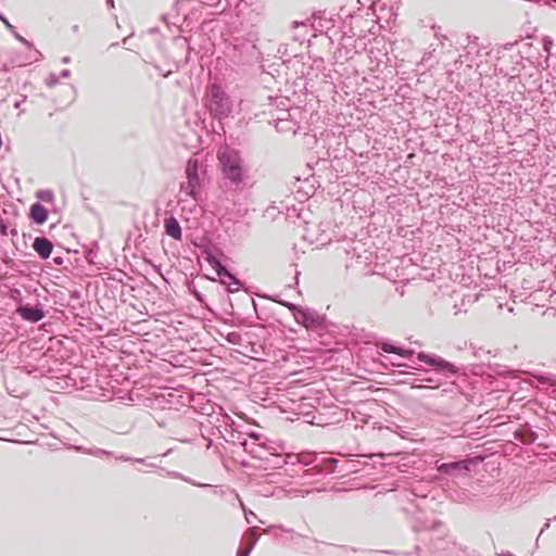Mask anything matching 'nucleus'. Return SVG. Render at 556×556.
Returning a JSON list of instances; mask_svg holds the SVG:
<instances>
[{
	"label": "nucleus",
	"instance_id": "obj_35",
	"mask_svg": "<svg viewBox=\"0 0 556 556\" xmlns=\"http://www.w3.org/2000/svg\"><path fill=\"white\" fill-rule=\"evenodd\" d=\"M292 26H293L294 28H298V27H300V26H302V27H306V24H305L304 22L294 21V22L292 23Z\"/></svg>",
	"mask_w": 556,
	"mask_h": 556
},
{
	"label": "nucleus",
	"instance_id": "obj_27",
	"mask_svg": "<svg viewBox=\"0 0 556 556\" xmlns=\"http://www.w3.org/2000/svg\"><path fill=\"white\" fill-rule=\"evenodd\" d=\"M116 459L123 460V462H135V463H141L144 464L143 458H131L125 455L116 456Z\"/></svg>",
	"mask_w": 556,
	"mask_h": 556
},
{
	"label": "nucleus",
	"instance_id": "obj_30",
	"mask_svg": "<svg viewBox=\"0 0 556 556\" xmlns=\"http://www.w3.org/2000/svg\"><path fill=\"white\" fill-rule=\"evenodd\" d=\"M251 551H252V548L249 547V546H245L243 548H239L238 552H237V556H249Z\"/></svg>",
	"mask_w": 556,
	"mask_h": 556
},
{
	"label": "nucleus",
	"instance_id": "obj_25",
	"mask_svg": "<svg viewBox=\"0 0 556 556\" xmlns=\"http://www.w3.org/2000/svg\"><path fill=\"white\" fill-rule=\"evenodd\" d=\"M11 226H12L11 223L5 222L3 218L0 217V235L7 236L8 235V229Z\"/></svg>",
	"mask_w": 556,
	"mask_h": 556
},
{
	"label": "nucleus",
	"instance_id": "obj_1",
	"mask_svg": "<svg viewBox=\"0 0 556 556\" xmlns=\"http://www.w3.org/2000/svg\"><path fill=\"white\" fill-rule=\"evenodd\" d=\"M204 104L210 115L216 119L228 117L232 110V103L226 91L217 84L206 87Z\"/></svg>",
	"mask_w": 556,
	"mask_h": 556
},
{
	"label": "nucleus",
	"instance_id": "obj_10",
	"mask_svg": "<svg viewBox=\"0 0 556 556\" xmlns=\"http://www.w3.org/2000/svg\"><path fill=\"white\" fill-rule=\"evenodd\" d=\"M210 264L215 268L216 274L222 278V282L227 285L229 292H236L239 290L241 282L238 278L232 275L224 265L220 264L216 258L210 257Z\"/></svg>",
	"mask_w": 556,
	"mask_h": 556
},
{
	"label": "nucleus",
	"instance_id": "obj_15",
	"mask_svg": "<svg viewBox=\"0 0 556 556\" xmlns=\"http://www.w3.org/2000/svg\"><path fill=\"white\" fill-rule=\"evenodd\" d=\"M29 217L37 225H42L48 219V210L39 202L34 203L29 210Z\"/></svg>",
	"mask_w": 556,
	"mask_h": 556
},
{
	"label": "nucleus",
	"instance_id": "obj_23",
	"mask_svg": "<svg viewBox=\"0 0 556 556\" xmlns=\"http://www.w3.org/2000/svg\"><path fill=\"white\" fill-rule=\"evenodd\" d=\"M226 339L229 343L239 344L241 341V334L239 332H229Z\"/></svg>",
	"mask_w": 556,
	"mask_h": 556
},
{
	"label": "nucleus",
	"instance_id": "obj_24",
	"mask_svg": "<svg viewBox=\"0 0 556 556\" xmlns=\"http://www.w3.org/2000/svg\"><path fill=\"white\" fill-rule=\"evenodd\" d=\"M387 362H389L392 367L405 366V367H408V368L416 369V367L414 365H406V364H402V363H395V362H392L389 357H384V361H381V364L386 365Z\"/></svg>",
	"mask_w": 556,
	"mask_h": 556
},
{
	"label": "nucleus",
	"instance_id": "obj_3",
	"mask_svg": "<svg viewBox=\"0 0 556 556\" xmlns=\"http://www.w3.org/2000/svg\"><path fill=\"white\" fill-rule=\"evenodd\" d=\"M256 34L250 33L248 37L236 36L229 39L226 54L233 63H244L256 52Z\"/></svg>",
	"mask_w": 556,
	"mask_h": 556
},
{
	"label": "nucleus",
	"instance_id": "obj_48",
	"mask_svg": "<svg viewBox=\"0 0 556 556\" xmlns=\"http://www.w3.org/2000/svg\"><path fill=\"white\" fill-rule=\"evenodd\" d=\"M4 70H7V66L4 64L0 63V71H4Z\"/></svg>",
	"mask_w": 556,
	"mask_h": 556
},
{
	"label": "nucleus",
	"instance_id": "obj_41",
	"mask_svg": "<svg viewBox=\"0 0 556 556\" xmlns=\"http://www.w3.org/2000/svg\"><path fill=\"white\" fill-rule=\"evenodd\" d=\"M25 100H26V96H24L21 101L15 102L14 108L18 109L21 106V103L24 102Z\"/></svg>",
	"mask_w": 556,
	"mask_h": 556
},
{
	"label": "nucleus",
	"instance_id": "obj_18",
	"mask_svg": "<svg viewBox=\"0 0 556 556\" xmlns=\"http://www.w3.org/2000/svg\"><path fill=\"white\" fill-rule=\"evenodd\" d=\"M74 448L78 452H83V453H86V454H89V455H92V456H96V457H102V456H112L113 453L110 452V451H105V450H102V448H98V447H92V448H85L84 446H74Z\"/></svg>",
	"mask_w": 556,
	"mask_h": 556
},
{
	"label": "nucleus",
	"instance_id": "obj_11",
	"mask_svg": "<svg viewBox=\"0 0 556 556\" xmlns=\"http://www.w3.org/2000/svg\"><path fill=\"white\" fill-rule=\"evenodd\" d=\"M371 10L374 15L377 18L378 23L384 22L388 26L395 22L397 13L394 10L393 5L387 8V2L384 0H377L372 3Z\"/></svg>",
	"mask_w": 556,
	"mask_h": 556
},
{
	"label": "nucleus",
	"instance_id": "obj_37",
	"mask_svg": "<svg viewBox=\"0 0 556 556\" xmlns=\"http://www.w3.org/2000/svg\"><path fill=\"white\" fill-rule=\"evenodd\" d=\"M70 75H71V71H70V70H63V71L61 72V74H60V76H61L62 78H67V77H70Z\"/></svg>",
	"mask_w": 556,
	"mask_h": 556
},
{
	"label": "nucleus",
	"instance_id": "obj_22",
	"mask_svg": "<svg viewBox=\"0 0 556 556\" xmlns=\"http://www.w3.org/2000/svg\"><path fill=\"white\" fill-rule=\"evenodd\" d=\"M37 197L43 201V202H52L53 201V193L50 190H40L37 193Z\"/></svg>",
	"mask_w": 556,
	"mask_h": 556
},
{
	"label": "nucleus",
	"instance_id": "obj_49",
	"mask_svg": "<svg viewBox=\"0 0 556 556\" xmlns=\"http://www.w3.org/2000/svg\"><path fill=\"white\" fill-rule=\"evenodd\" d=\"M149 468H156L157 466L155 464H148L147 465Z\"/></svg>",
	"mask_w": 556,
	"mask_h": 556
},
{
	"label": "nucleus",
	"instance_id": "obj_36",
	"mask_svg": "<svg viewBox=\"0 0 556 556\" xmlns=\"http://www.w3.org/2000/svg\"><path fill=\"white\" fill-rule=\"evenodd\" d=\"M421 381H425L427 383H438V380L434 379L433 377H427V378L422 379Z\"/></svg>",
	"mask_w": 556,
	"mask_h": 556
},
{
	"label": "nucleus",
	"instance_id": "obj_45",
	"mask_svg": "<svg viewBox=\"0 0 556 556\" xmlns=\"http://www.w3.org/2000/svg\"><path fill=\"white\" fill-rule=\"evenodd\" d=\"M500 556H515L510 552L501 553Z\"/></svg>",
	"mask_w": 556,
	"mask_h": 556
},
{
	"label": "nucleus",
	"instance_id": "obj_31",
	"mask_svg": "<svg viewBox=\"0 0 556 556\" xmlns=\"http://www.w3.org/2000/svg\"><path fill=\"white\" fill-rule=\"evenodd\" d=\"M261 439H262V437L260 434L252 432L249 434V439H245V440L253 441V442H262Z\"/></svg>",
	"mask_w": 556,
	"mask_h": 556
},
{
	"label": "nucleus",
	"instance_id": "obj_4",
	"mask_svg": "<svg viewBox=\"0 0 556 556\" xmlns=\"http://www.w3.org/2000/svg\"><path fill=\"white\" fill-rule=\"evenodd\" d=\"M224 178L228 179L233 186H240L245 177L242 166V160L235 150L225 149L218 155Z\"/></svg>",
	"mask_w": 556,
	"mask_h": 556
},
{
	"label": "nucleus",
	"instance_id": "obj_26",
	"mask_svg": "<svg viewBox=\"0 0 556 556\" xmlns=\"http://www.w3.org/2000/svg\"><path fill=\"white\" fill-rule=\"evenodd\" d=\"M59 83V78L55 74L51 73L47 79H46V84L48 87H54L56 84Z\"/></svg>",
	"mask_w": 556,
	"mask_h": 556
},
{
	"label": "nucleus",
	"instance_id": "obj_42",
	"mask_svg": "<svg viewBox=\"0 0 556 556\" xmlns=\"http://www.w3.org/2000/svg\"><path fill=\"white\" fill-rule=\"evenodd\" d=\"M549 519L544 523L543 528L541 529V533H543L546 529L549 528Z\"/></svg>",
	"mask_w": 556,
	"mask_h": 556
},
{
	"label": "nucleus",
	"instance_id": "obj_5",
	"mask_svg": "<svg viewBox=\"0 0 556 556\" xmlns=\"http://www.w3.org/2000/svg\"><path fill=\"white\" fill-rule=\"evenodd\" d=\"M473 464V459L470 458L451 463H444L438 459L434 463L438 472L452 481L467 477Z\"/></svg>",
	"mask_w": 556,
	"mask_h": 556
},
{
	"label": "nucleus",
	"instance_id": "obj_32",
	"mask_svg": "<svg viewBox=\"0 0 556 556\" xmlns=\"http://www.w3.org/2000/svg\"><path fill=\"white\" fill-rule=\"evenodd\" d=\"M0 20L4 23V25L10 29V31H14L15 27L9 23V21L0 14Z\"/></svg>",
	"mask_w": 556,
	"mask_h": 556
},
{
	"label": "nucleus",
	"instance_id": "obj_38",
	"mask_svg": "<svg viewBox=\"0 0 556 556\" xmlns=\"http://www.w3.org/2000/svg\"><path fill=\"white\" fill-rule=\"evenodd\" d=\"M248 514H250L253 517H255V515L253 514V511H251V510L248 511V510L244 509V516H245L247 522L251 523L250 518H248Z\"/></svg>",
	"mask_w": 556,
	"mask_h": 556
},
{
	"label": "nucleus",
	"instance_id": "obj_17",
	"mask_svg": "<svg viewBox=\"0 0 556 556\" xmlns=\"http://www.w3.org/2000/svg\"><path fill=\"white\" fill-rule=\"evenodd\" d=\"M222 419L220 418H217V421L219 422L218 426H216V429L218 430L219 434L226 440L228 441V439H226V437L224 435L223 431H222V428H224L226 431L228 428H231L233 425H235V421L232 420V418L227 415V414H222Z\"/></svg>",
	"mask_w": 556,
	"mask_h": 556
},
{
	"label": "nucleus",
	"instance_id": "obj_52",
	"mask_svg": "<svg viewBox=\"0 0 556 556\" xmlns=\"http://www.w3.org/2000/svg\"><path fill=\"white\" fill-rule=\"evenodd\" d=\"M458 63H459V64H462V63H463V61H462V60H459V61H455V64H458Z\"/></svg>",
	"mask_w": 556,
	"mask_h": 556
},
{
	"label": "nucleus",
	"instance_id": "obj_33",
	"mask_svg": "<svg viewBox=\"0 0 556 556\" xmlns=\"http://www.w3.org/2000/svg\"><path fill=\"white\" fill-rule=\"evenodd\" d=\"M432 29L434 30V36L441 40V43L443 45V40H447V37L442 35L441 37L439 36V33L437 31V27L433 26Z\"/></svg>",
	"mask_w": 556,
	"mask_h": 556
},
{
	"label": "nucleus",
	"instance_id": "obj_14",
	"mask_svg": "<svg viewBox=\"0 0 556 556\" xmlns=\"http://www.w3.org/2000/svg\"><path fill=\"white\" fill-rule=\"evenodd\" d=\"M378 348L386 353L396 354L405 358H410L415 354L414 350L400 348L390 341H382L378 343Z\"/></svg>",
	"mask_w": 556,
	"mask_h": 556
},
{
	"label": "nucleus",
	"instance_id": "obj_44",
	"mask_svg": "<svg viewBox=\"0 0 556 556\" xmlns=\"http://www.w3.org/2000/svg\"><path fill=\"white\" fill-rule=\"evenodd\" d=\"M278 528L277 526H270L268 527L264 532L268 533L270 530Z\"/></svg>",
	"mask_w": 556,
	"mask_h": 556
},
{
	"label": "nucleus",
	"instance_id": "obj_19",
	"mask_svg": "<svg viewBox=\"0 0 556 556\" xmlns=\"http://www.w3.org/2000/svg\"><path fill=\"white\" fill-rule=\"evenodd\" d=\"M258 539L257 529L255 527L250 528L245 534L247 546L253 549Z\"/></svg>",
	"mask_w": 556,
	"mask_h": 556
},
{
	"label": "nucleus",
	"instance_id": "obj_2",
	"mask_svg": "<svg viewBox=\"0 0 556 556\" xmlns=\"http://www.w3.org/2000/svg\"><path fill=\"white\" fill-rule=\"evenodd\" d=\"M205 174V167L197 156L188 160L186 165L187 180L180 184V192L198 202L201 197L202 176Z\"/></svg>",
	"mask_w": 556,
	"mask_h": 556
},
{
	"label": "nucleus",
	"instance_id": "obj_40",
	"mask_svg": "<svg viewBox=\"0 0 556 556\" xmlns=\"http://www.w3.org/2000/svg\"><path fill=\"white\" fill-rule=\"evenodd\" d=\"M10 233H11L13 237H16V236L18 235L16 227H11V229H10Z\"/></svg>",
	"mask_w": 556,
	"mask_h": 556
},
{
	"label": "nucleus",
	"instance_id": "obj_47",
	"mask_svg": "<svg viewBox=\"0 0 556 556\" xmlns=\"http://www.w3.org/2000/svg\"><path fill=\"white\" fill-rule=\"evenodd\" d=\"M106 2H108V4H109L110 7H112V8L114 7V0H106Z\"/></svg>",
	"mask_w": 556,
	"mask_h": 556
},
{
	"label": "nucleus",
	"instance_id": "obj_6",
	"mask_svg": "<svg viewBox=\"0 0 556 556\" xmlns=\"http://www.w3.org/2000/svg\"><path fill=\"white\" fill-rule=\"evenodd\" d=\"M304 465H312L309 468L303 471L302 478L309 480L314 476H327L333 473L338 464V459L332 457H314L313 460L307 462L301 458Z\"/></svg>",
	"mask_w": 556,
	"mask_h": 556
},
{
	"label": "nucleus",
	"instance_id": "obj_43",
	"mask_svg": "<svg viewBox=\"0 0 556 556\" xmlns=\"http://www.w3.org/2000/svg\"><path fill=\"white\" fill-rule=\"evenodd\" d=\"M70 61H71L70 56H63L62 58V63H64V64L70 63Z\"/></svg>",
	"mask_w": 556,
	"mask_h": 556
},
{
	"label": "nucleus",
	"instance_id": "obj_50",
	"mask_svg": "<svg viewBox=\"0 0 556 556\" xmlns=\"http://www.w3.org/2000/svg\"><path fill=\"white\" fill-rule=\"evenodd\" d=\"M73 30H74V31H77V30H78V26H74V27H73Z\"/></svg>",
	"mask_w": 556,
	"mask_h": 556
},
{
	"label": "nucleus",
	"instance_id": "obj_29",
	"mask_svg": "<svg viewBox=\"0 0 556 556\" xmlns=\"http://www.w3.org/2000/svg\"><path fill=\"white\" fill-rule=\"evenodd\" d=\"M11 33H12V34L14 35V37H15L18 41H21L23 45H25V46H27V47H29V46H30V42H29L27 39H25L23 36H21V35H20L15 29H14V31H11Z\"/></svg>",
	"mask_w": 556,
	"mask_h": 556
},
{
	"label": "nucleus",
	"instance_id": "obj_7",
	"mask_svg": "<svg viewBox=\"0 0 556 556\" xmlns=\"http://www.w3.org/2000/svg\"><path fill=\"white\" fill-rule=\"evenodd\" d=\"M289 308L293 312L295 321L306 329L317 330L323 327L324 318L316 311L298 307L294 304H290Z\"/></svg>",
	"mask_w": 556,
	"mask_h": 556
},
{
	"label": "nucleus",
	"instance_id": "obj_28",
	"mask_svg": "<svg viewBox=\"0 0 556 556\" xmlns=\"http://www.w3.org/2000/svg\"><path fill=\"white\" fill-rule=\"evenodd\" d=\"M552 46H553V40H552V38H549V37H544V39H543V49H544V51H546L547 53H549Z\"/></svg>",
	"mask_w": 556,
	"mask_h": 556
},
{
	"label": "nucleus",
	"instance_id": "obj_16",
	"mask_svg": "<svg viewBox=\"0 0 556 556\" xmlns=\"http://www.w3.org/2000/svg\"><path fill=\"white\" fill-rule=\"evenodd\" d=\"M165 233L175 240H180L182 237L181 227L179 222L174 217L169 216L164 220Z\"/></svg>",
	"mask_w": 556,
	"mask_h": 556
},
{
	"label": "nucleus",
	"instance_id": "obj_13",
	"mask_svg": "<svg viewBox=\"0 0 556 556\" xmlns=\"http://www.w3.org/2000/svg\"><path fill=\"white\" fill-rule=\"evenodd\" d=\"M33 249L41 260H47L52 253L53 244L46 237H37L33 242Z\"/></svg>",
	"mask_w": 556,
	"mask_h": 556
},
{
	"label": "nucleus",
	"instance_id": "obj_34",
	"mask_svg": "<svg viewBox=\"0 0 556 556\" xmlns=\"http://www.w3.org/2000/svg\"><path fill=\"white\" fill-rule=\"evenodd\" d=\"M386 554H391V552H388V551L372 552V553H370V556H383Z\"/></svg>",
	"mask_w": 556,
	"mask_h": 556
},
{
	"label": "nucleus",
	"instance_id": "obj_46",
	"mask_svg": "<svg viewBox=\"0 0 556 556\" xmlns=\"http://www.w3.org/2000/svg\"><path fill=\"white\" fill-rule=\"evenodd\" d=\"M168 403H169L170 405H174V404L180 403V401H179V400H176V401H174V400H168Z\"/></svg>",
	"mask_w": 556,
	"mask_h": 556
},
{
	"label": "nucleus",
	"instance_id": "obj_20",
	"mask_svg": "<svg viewBox=\"0 0 556 556\" xmlns=\"http://www.w3.org/2000/svg\"><path fill=\"white\" fill-rule=\"evenodd\" d=\"M443 523L439 520H429V521H425V523L420 527H415L416 531H419V530H439L441 528H443Z\"/></svg>",
	"mask_w": 556,
	"mask_h": 556
},
{
	"label": "nucleus",
	"instance_id": "obj_21",
	"mask_svg": "<svg viewBox=\"0 0 556 556\" xmlns=\"http://www.w3.org/2000/svg\"><path fill=\"white\" fill-rule=\"evenodd\" d=\"M425 489V485L421 483V482H417L415 484L412 485L410 488V494L414 496V497H421V498H426L427 497V494L425 493L424 491Z\"/></svg>",
	"mask_w": 556,
	"mask_h": 556
},
{
	"label": "nucleus",
	"instance_id": "obj_51",
	"mask_svg": "<svg viewBox=\"0 0 556 556\" xmlns=\"http://www.w3.org/2000/svg\"><path fill=\"white\" fill-rule=\"evenodd\" d=\"M168 396L169 397H175L174 394L172 392H168Z\"/></svg>",
	"mask_w": 556,
	"mask_h": 556
},
{
	"label": "nucleus",
	"instance_id": "obj_12",
	"mask_svg": "<svg viewBox=\"0 0 556 556\" xmlns=\"http://www.w3.org/2000/svg\"><path fill=\"white\" fill-rule=\"evenodd\" d=\"M17 314L25 320L37 323L45 317V312L40 304L37 305H20L16 309Z\"/></svg>",
	"mask_w": 556,
	"mask_h": 556
},
{
	"label": "nucleus",
	"instance_id": "obj_39",
	"mask_svg": "<svg viewBox=\"0 0 556 556\" xmlns=\"http://www.w3.org/2000/svg\"><path fill=\"white\" fill-rule=\"evenodd\" d=\"M53 262H54V264H56V265H62V264H63V258H62V257H54V258H53Z\"/></svg>",
	"mask_w": 556,
	"mask_h": 556
},
{
	"label": "nucleus",
	"instance_id": "obj_8",
	"mask_svg": "<svg viewBox=\"0 0 556 556\" xmlns=\"http://www.w3.org/2000/svg\"><path fill=\"white\" fill-rule=\"evenodd\" d=\"M417 359L421 363H425L433 367L435 374L442 375L446 378H450L457 374V368L452 363L443 359L442 357L435 354H427L425 352H419L417 354Z\"/></svg>",
	"mask_w": 556,
	"mask_h": 556
},
{
	"label": "nucleus",
	"instance_id": "obj_9",
	"mask_svg": "<svg viewBox=\"0 0 556 556\" xmlns=\"http://www.w3.org/2000/svg\"><path fill=\"white\" fill-rule=\"evenodd\" d=\"M243 450L249 453L252 457L269 463V457L277 458L278 456L271 452V447L267 446L265 442H253L243 440L240 442Z\"/></svg>",
	"mask_w": 556,
	"mask_h": 556
}]
</instances>
